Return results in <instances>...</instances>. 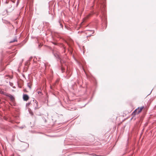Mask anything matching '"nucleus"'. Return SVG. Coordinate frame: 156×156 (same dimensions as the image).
<instances>
[{"label": "nucleus", "mask_w": 156, "mask_h": 156, "mask_svg": "<svg viewBox=\"0 0 156 156\" xmlns=\"http://www.w3.org/2000/svg\"><path fill=\"white\" fill-rule=\"evenodd\" d=\"M101 5L100 8L102 16H101L102 20V27L103 29L105 28L107 25L106 16V0H98V2Z\"/></svg>", "instance_id": "nucleus-1"}, {"label": "nucleus", "mask_w": 156, "mask_h": 156, "mask_svg": "<svg viewBox=\"0 0 156 156\" xmlns=\"http://www.w3.org/2000/svg\"><path fill=\"white\" fill-rule=\"evenodd\" d=\"M143 108V107H141L140 108H138L136 109L132 113V115L134 116L136 114H138L140 113L142 111Z\"/></svg>", "instance_id": "nucleus-2"}, {"label": "nucleus", "mask_w": 156, "mask_h": 156, "mask_svg": "<svg viewBox=\"0 0 156 156\" xmlns=\"http://www.w3.org/2000/svg\"><path fill=\"white\" fill-rule=\"evenodd\" d=\"M5 95L9 97L12 101H13L14 100V98L11 94H5Z\"/></svg>", "instance_id": "nucleus-3"}, {"label": "nucleus", "mask_w": 156, "mask_h": 156, "mask_svg": "<svg viewBox=\"0 0 156 156\" xmlns=\"http://www.w3.org/2000/svg\"><path fill=\"white\" fill-rule=\"evenodd\" d=\"M23 99L25 101H27L29 99V97L27 94H23Z\"/></svg>", "instance_id": "nucleus-4"}, {"label": "nucleus", "mask_w": 156, "mask_h": 156, "mask_svg": "<svg viewBox=\"0 0 156 156\" xmlns=\"http://www.w3.org/2000/svg\"><path fill=\"white\" fill-rule=\"evenodd\" d=\"M91 15L90 14H89L87 16L85 17L83 19L84 21H85L87 19L89 18L90 16H91Z\"/></svg>", "instance_id": "nucleus-5"}, {"label": "nucleus", "mask_w": 156, "mask_h": 156, "mask_svg": "<svg viewBox=\"0 0 156 156\" xmlns=\"http://www.w3.org/2000/svg\"><path fill=\"white\" fill-rule=\"evenodd\" d=\"M32 85V84L30 83H28L27 84V86L29 87L31 89V86Z\"/></svg>", "instance_id": "nucleus-6"}, {"label": "nucleus", "mask_w": 156, "mask_h": 156, "mask_svg": "<svg viewBox=\"0 0 156 156\" xmlns=\"http://www.w3.org/2000/svg\"><path fill=\"white\" fill-rule=\"evenodd\" d=\"M62 72H63L64 71L65 69L63 68L62 67Z\"/></svg>", "instance_id": "nucleus-7"}, {"label": "nucleus", "mask_w": 156, "mask_h": 156, "mask_svg": "<svg viewBox=\"0 0 156 156\" xmlns=\"http://www.w3.org/2000/svg\"><path fill=\"white\" fill-rule=\"evenodd\" d=\"M17 41L16 40H14V41H10V43H12V42H15V41Z\"/></svg>", "instance_id": "nucleus-8"}, {"label": "nucleus", "mask_w": 156, "mask_h": 156, "mask_svg": "<svg viewBox=\"0 0 156 156\" xmlns=\"http://www.w3.org/2000/svg\"><path fill=\"white\" fill-rule=\"evenodd\" d=\"M37 92L39 94H41V93L40 91H37Z\"/></svg>", "instance_id": "nucleus-9"}, {"label": "nucleus", "mask_w": 156, "mask_h": 156, "mask_svg": "<svg viewBox=\"0 0 156 156\" xmlns=\"http://www.w3.org/2000/svg\"><path fill=\"white\" fill-rule=\"evenodd\" d=\"M39 108L37 106V107H35V108H36V109H38V108Z\"/></svg>", "instance_id": "nucleus-10"}, {"label": "nucleus", "mask_w": 156, "mask_h": 156, "mask_svg": "<svg viewBox=\"0 0 156 156\" xmlns=\"http://www.w3.org/2000/svg\"><path fill=\"white\" fill-rule=\"evenodd\" d=\"M60 25L61 26V27H63V26H62V24H60Z\"/></svg>", "instance_id": "nucleus-11"}, {"label": "nucleus", "mask_w": 156, "mask_h": 156, "mask_svg": "<svg viewBox=\"0 0 156 156\" xmlns=\"http://www.w3.org/2000/svg\"><path fill=\"white\" fill-rule=\"evenodd\" d=\"M35 104H36V105H37V102H35Z\"/></svg>", "instance_id": "nucleus-12"}]
</instances>
